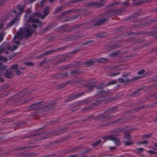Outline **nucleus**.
I'll list each match as a JSON object with an SVG mask.
<instances>
[{
    "mask_svg": "<svg viewBox=\"0 0 157 157\" xmlns=\"http://www.w3.org/2000/svg\"><path fill=\"white\" fill-rule=\"evenodd\" d=\"M104 140H110L113 141L116 144H119L120 141L114 135L108 136L102 138Z\"/></svg>",
    "mask_w": 157,
    "mask_h": 157,
    "instance_id": "4",
    "label": "nucleus"
},
{
    "mask_svg": "<svg viewBox=\"0 0 157 157\" xmlns=\"http://www.w3.org/2000/svg\"><path fill=\"white\" fill-rule=\"evenodd\" d=\"M117 81L116 80H113L109 82L108 84L106 85V86H109L110 85H113L116 84L117 83Z\"/></svg>",
    "mask_w": 157,
    "mask_h": 157,
    "instance_id": "27",
    "label": "nucleus"
},
{
    "mask_svg": "<svg viewBox=\"0 0 157 157\" xmlns=\"http://www.w3.org/2000/svg\"><path fill=\"white\" fill-rule=\"evenodd\" d=\"M85 94L84 92H78L75 94L71 95L68 97V101H71L78 98Z\"/></svg>",
    "mask_w": 157,
    "mask_h": 157,
    "instance_id": "9",
    "label": "nucleus"
},
{
    "mask_svg": "<svg viewBox=\"0 0 157 157\" xmlns=\"http://www.w3.org/2000/svg\"><path fill=\"white\" fill-rule=\"evenodd\" d=\"M114 15V12L113 10H109L103 14V17H110L113 16Z\"/></svg>",
    "mask_w": 157,
    "mask_h": 157,
    "instance_id": "12",
    "label": "nucleus"
},
{
    "mask_svg": "<svg viewBox=\"0 0 157 157\" xmlns=\"http://www.w3.org/2000/svg\"><path fill=\"white\" fill-rule=\"evenodd\" d=\"M104 3L103 2H94L92 3L91 5H92V6H94L98 8L103 6L104 5Z\"/></svg>",
    "mask_w": 157,
    "mask_h": 157,
    "instance_id": "14",
    "label": "nucleus"
},
{
    "mask_svg": "<svg viewBox=\"0 0 157 157\" xmlns=\"http://www.w3.org/2000/svg\"><path fill=\"white\" fill-rule=\"evenodd\" d=\"M57 51V50H50L48 51H46V52H44L43 54H42V56H45L46 55H49L51 54H52V53L53 52H55Z\"/></svg>",
    "mask_w": 157,
    "mask_h": 157,
    "instance_id": "18",
    "label": "nucleus"
},
{
    "mask_svg": "<svg viewBox=\"0 0 157 157\" xmlns=\"http://www.w3.org/2000/svg\"><path fill=\"white\" fill-rule=\"evenodd\" d=\"M120 74V72L113 73L109 74V75L110 76H115L117 75Z\"/></svg>",
    "mask_w": 157,
    "mask_h": 157,
    "instance_id": "38",
    "label": "nucleus"
},
{
    "mask_svg": "<svg viewBox=\"0 0 157 157\" xmlns=\"http://www.w3.org/2000/svg\"><path fill=\"white\" fill-rule=\"evenodd\" d=\"M123 142L125 146H129L133 144V142L131 140L129 141L124 140L123 141Z\"/></svg>",
    "mask_w": 157,
    "mask_h": 157,
    "instance_id": "20",
    "label": "nucleus"
},
{
    "mask_svg": "<svg viewBox=\"0 0 157 157\" xmlns=\"http://www.w3.org/2000/svg\"><path fill=\"white\" fill-rule=\"evenodd\" d=\"M15 53H13L12 55H10L9 58V60H11L12 58H13L15 55H16Z\"/></svg>",
    "mask_w": 157,
    "mask_h": 157,
    "instance_id": "45",
    "label": "nucleus"
},
{
    "mask_svg": "<svg viewBox=\"0 0 157 157\" xmlns=\"http://www.w3.org/2000/svg\"><path fill=\"white\" fill-rule=\"evenodd\" d=\"M7 68V66L6 65H4L0 66V71H3Z\"/></svg>",
    "mask_w": 157,
    "mask_h": 157,
    "instance_id": "37",
    "label": "nucleus"
},
{
    "mask_svg": "<svg viewBox=\"0 0 157 157\" xmlns=\"http://www.w3.org/2000/svg\"><path fill=\"white\" fill-rule=\"evenodd\" d=\"M49 7L48 6H46L43 10V13L44 14H43L44 16V18L49 14Z\"/></svg>",
    "mask_w": 157,
    "mask_h": 157,
    "instance_id": "19",
    "label": "nucleus"
},
{
    "mask_svg": "<svg viewBox=\"0 0 157 157\" xmlns=\"http://www.w3.org/2000/svg\"><path fill=\"white\" fill-rule=\"evenodd\" d=\"M33 30L31 29V25L29 24H26L25 27L19 29V31L13 37V40L17 39L21 40L23 37L27 38L29 37L33 33Z\"/></svg>",
    "mask_w": 157,
    "mask_h": 157,
    "instance_id": "1",
    "label": "nucleus"
},
{
    "mask_svg": "<svg viewBox=\"0 0 157 157\" xmlns=\"http://www.w3.org/2000/svg\"><path fill=\"white\" fill-rule=\"evenodd\" d=\"M33 136H37L39 137L38 139L40 140H42L47 138H49V136H48V134L43 132L37 133L32 135Z\"/></svg>",
    "mask_w": 157,
    "mask_h": 157,
    "instance_id": "7",
    "label": "nucleus"
},
{
    "mask_svg": "<svg viewBox=\"0 0 157 157\" xmlns=\"http://www.w3.org/2000/svg\"><path fill=\"white\" fill-rule=\"evenodd\" d=\"M101 142V140H99L98 141L95 142L94 143H93L92 144V145L93 147H96Z\"/></svg>",
    "mask_w": 157,
    "mask_h": 157,
    "instance_id": "31",
    "label": "nucleus"
},
{
    "mask_svg": "<svg viewBox=\"0 0 157 157\" xmlns=\"http://www.w3.org/2000/svg\"><path fill=\"white\" fill-rule=\"evenodd\" d=\"M5 80L2 78L0 77V82H4Z\"/></svg>",
    "mask_w": 157,
    "mask_h": 157,
    "instance_id": "64",
    "label": "nucleus"
},
{
    "mask_svg": "<svg viewBox=\"0 0 157 157\" xmlns=\"http://www.w3.org/2000/svg\"><path fill=\"white\" fill-rule=\"evenodd\" d=\"M118 81L120 83H123L124 82L125 80L124 79L122 78H119Z\"/></svg>",
    "mask_w": 157,
    "mask_h": 157,
    "instance_id": "52",
    "label": "nucleus"
},
{
    "mask_svg": "<svg viewBox=\"0 0 157 157\" xmlns=\"http://www.w3.org/2000/svg\"><path fill=\"white\" fill-rule=\"evenodd\" d=\"M94 42V40H89L88 41H86V42H85V43L83 44L82 45L83 46V45H87L88 44H90L91 43Z\"/></svg>",
    "mask_w": 157,
    "mask_h": 157,
    "instance_id": "39",
    "label": "nucleus"
},
{
    "mask_svg": "<svg viewBox=\"0 0 157 157\" xmlns=\"http://www.w3.org/2000/svg\"><path fill=\"white\" fill-rule=\"evenodd\" d=\"M10 87V85L9 84H6L4 85L2 87L3 89L6 90L9 88Z\"/></svg>",
    "mask_w": 157,
    "mask_h": 157,
    "instance_id": "30",
    "label": "nucleus"
},
{
    "mask_svg": "<svg viewBox=\"0 0 157 157\" xmlns=\"http://www.w3.org/2000/svg\"><path fill=\"white\" fill-rule=\"evenodd\" d=\"M11 68L13 69L16 74L17 75H19L21 74V71L18 68V65L17 64H15L11 66Z\"/></svg>",
    "mask_w": 157,
    "mask_h": 157,
    "instance_id": "11",
    "label": "nucleus"
},
{
    "mask_svg": "<svg viewBox=\"0 0 157 157\" xmlns=\"http://www.w3.org/2000/svg\"><path fill=\"white\" fill-rule=\"evenodd\" d=\"M46 0H42L41 1L40 3L41 7H42L43 6L44 3L45 2Z\"/></svg>",
    "mask_w": 157,
    "mask_h": 157,
    "instance_id": "54",
    "label": "nucleus"
},
{
    "mask_svg": "<svg viewBox=\"0 0 157 157\" xmlns=\"http://www.w3.org/2000/svg\"><path fill=\"white\" fill-rule=\"evenodd\" d=\"M4 36V34L3 33H2L0 35V42L3 40Z\"/></svg>",
    "mask_w": 157,
    "mask_h": 157,
    "instance_id": "51",
    "label": "nucleus"
},
{
    "mask_svg": "<svg viewBox=\"0 0 157 157\" xmlns=\"http://www.w3.org/2000/svg\"><path fill=\"white\" fill-rule=\"evenodd\" d=\"M143 89L142 88H139L137 90H135L134 92L133 93V96L139 94V92L140 90H142Z\"/></svg>",
    "mask_w": 157,
    "mask_h": 157,
    "instance_id": "29",
    "label": "nucleus"
},
{
    "mask_svg": "<svg viewBox=\"0 0 157 157\" xmlns=\"http://www.w3.org/2000/svg\"><path fill=\"white\" fill-rule=\"evenodd\" d=\"M29 99H28V98H27L25 100H23L22 101V103L23 104H24L26 103V101H28V100H29Z\"/></svg>",
    "mask_w": 157,
    "mask_h": 157,
    "instance_id": "57",
    "label": "nucleus"
},
{
    "mask_svg": "<svg viewBox=\"0 0 157 157\" xmlns=\"http://www.w3.org/2000/svg\"><path fill=\"white\" fill-rule=\"evenodd\" d=\"M4 26L3 23L2 22L0 24V29H2Z\"/></svg>",
    "mask_w": 157,
    "mask_h": 157,
    "instance_id": "63",
    "label": "nucleus"
},
{
    "mask_svg": "<svg viewBox=\"0 0 157 157\" xmlns=\"http://www.w3.org/2000/svg\"><path fill=\"white\" fill-rule=\"evenodd\" d=\"M108 19L107 18H105L103 19L98 21L97 22L94 24V26H98L100 25L101 24L104 23L105 21H107Z\"/></svg>",
    "mask_w": 157,
    "mask_h": 157,
    "instance_id": "16",
    "label": "nucleus"
},
{
    "mask_svg": "<svg viewBox=\"0 0 157 157\" xmlns=\"http://www.w3.org/2000/svg\"><path fill=\"white\" fill-rule=\"evenodd\" d=\"M152 133L149 134L147 135H144L142 136V138L143 139H146V138L150 137Z\"/></svg>",
    "mask_w": 157,
    "mask_h": 157,
    "instance_id": "32",
    "label": "nucleus"
},
{
    "mask_svg": "<svg viewBox=\"0 0 157 157\" xmlns=\"http://www.w3.org/2000/svg\"><path fill=\"white\" fill-rule=\"evenodd\" d=\"M147 152L150 154H155L156 153V152L152 150L148 151Z\"/></svg>",
    "mask_w": 157,
    "mask_h": 157,
    "instance_id": "48",
    "label": "nucleus"
},
{
    "mask_svg": "<svg viewBox=\"0 0 157 157\" xmlns=\"http://www.w3.org/2000/svg\"><path fill=\"white\" fill-rule=\"evenodd\" d=\"M157 21V19L151 20H150L149 21V24H151V23H152V22H155V21Z\"/></svg>",
    "mask_w": 157,
    "mask_h": 157,
    "instance_id": "58",
    "label": "nucleus"
},
{
    "mask_svg": "<svg viewBox=\"0 0 157 157\" xmlns=\"http://www.w3.org/2000/svg\"><path fill=\"white\" fill-rule=\"evenodd\" d=\"M70 67V65H65L64 66V68L65 69H67L69 68Z\"/></svg>",
    "mask_w": 157,
    "mask_h": 157,
    "instance_id": "61",
    "label": "nucleus"
},
{
    "mask_svg": "<svg viewBox=\"0 0 157 157\" xmlns=\"http://www.w3.org/2000/svg\"><path fill=\"white\" fill-rule=\"evenodd\" d=\"M13 12L14 13H16L17 14V16L18 17L19 15H17V14H19V12L18 11V13L17 12V11L15 10H13Z\"/></svg>",
    "mask_w": 157,
    "mask_h": 157,
    "instance_id": "62",
    "label": "nucleus"
},
{
    "mask_svg": "<svg viewBox=\"0 0 157 157\" xmlns=\"http://www.w3.org/2000/svg\"><path fill=\"white\" fill-rule=\"evenodd\" d=\"M24 64L28 66H33L34 65V64L33 62H26L24 63Z\"/></svg>",
    "mask_w": 157,
    "mask_h": 157,
    "instance_id": "33",
    "label": "nucleus"
},
{
    "mask_svg": "<svg viewBox=\"0 0 157 157\" xmlns=\"http://www.w3.org/2000/svg\"><path fill=\"white\" fill-rule=\"evenodd\" d=\"M94 63V62L93 60H90L86 61L85 62V64L86 65H92Z\"/></svg>",
    "mask_w": 157,
    "mask_h": 157,
    "instance_id": "28",
    "label": "nucleus"
},
{
    "mask_svg": "<svg viewBox=\"0 0 157 157\" xmlns=\"http://www.w3.org/2000/svg\"><path fill=\"white\" fill-rule=\"evenodd\" d=\"M7 60V58L3 57L2 56H0V61H3L4 63H6V61Z\"/></svg>",
    "mask_w": 157,
    "mask_h": 157,
    "instance_id": "34",
    "label": "nucleus"
},
{
    "mask_svg": "<svg viewBox=\"0 0 157 157\" xmlns=\"http://www.w3.org/2000/svg\"><path fill=\"white\" fill-rule=\"evenodd\" d=\"M43 107V106L40 103H38L29 106L28 107V109L29 110H39L42 108Z\"/></svg>",
    "mask_w": 157,
    "mask_h": 157,
    "instance_id": "6",
    "label": "nucleus"
},
{
    "mask_svg": "<svg viewBox=\"0 0 157 157\" xmlns=\"http://www.w3.org/2000/svg\"><path fill=\"white\" fill-rule=\"evenodd\" d=\"M109 60V59L105 58H100L96 60L98 63H104Z\"/></svg>",
    "mask_w": 157,
    "mask_h": 157,
    "instance_id": "17",
    "label": "nucleus"
},
{
    "mask_svg": "<svg viewBox=\"0 0 157 157\" xmlns=\"http://www.w3.org/2000/svg\"><path fill=\"white\" fill-rule=\"evenodd\" d=\"M119 53V52H118L117 51H116L113 53H111L110 54V55L112 57H114L117 55Z\"/></svg>",
    "mask_w": 157,
    "mask_h": 157,
    "instance_id": "41",
    "label": "nucleus"
},
{
    "mask_svg": "<svg viewBox=\"0 0 157 157\" xmlns=\"http://www.w3.org/2000/svg\"><path fill=\"white\" fill-rule=\"evenodd\" d=\"M145 70L144 69H142L139 71L137 72V74L139 75H141L143 74Z\"/></svg>",
    "mask_w": 157,
    "mask_h": 157,
    "instance_id": "42",
    "label": "nucleus"
},
{
    "mask_svg": "<svg viewBox=\"0 0 157 157\" xmlns=\"http://www.w3.org/2000/svg\"><path fill=\"white\" fill-rule=\"evenodd\" d=\"M96 83L95 82L90 81L88 82L86 86H85V87L86 88L88 89L90 91L93 89Z\"/></svg>",
    "mask_w": 157,
    "mask_h": 157,
    "instance_id": "10",
    "label": "nucleus"
},
{
    "mask_svg": "<svg viewBox=\"0 0 157 157\" xmlns=\"http://www.w3.org/2000/svg\"><path fill=\"white\" fill-rule=\"evenodd\" d=\"M147 141L145 140V141H142L141 143H138V144H147Z\"/></svg>",
    "mask_w": 157,
    "mask_h": 157,
    "instance_id": "59",
    "label": "nucleus"
},
{
    "mask_svg": "<svg viewBox=\"0 0 157 157\" xmlns=\"http://www.w3.org/2000/svg\"><path fill=\"white\" fill-rule=\"evenodd\" d=\"M4 76L8 78H11L14 76L12 68H8L4 74Z\"/></svg>",
    "mask_w": 157,
    "mask_h": 157,
    "instance_id": "8",
    "label": "nucleus"
},
{
    "mask_svg": "<svg viewBox=\"0 0 157 157\" xmlns=\"http://www.w3.org/2000/svg\"><path fill=\"white\" fill-rule=\"evenodd\" d=\"M35 16L40 17L43 19L44 18V16L43 14L39 13H36L33 14L30 16L29 18L26 21L27 23H38L39 22V21L37 19L35 18Z\"/></svg>",
    "mask_w": 157,
    "mask_h": 157,
    "instance_id": "3",
    "label": "nucleus"
},
{
    "mask_svg": "<svg viewBox=\"0 0 157 157\" xmlns=\"http://www.w3.org/2000/svg\"><path fill=\"white\" fill-rule=\"evenodd\" d=\"M55 156V154H50L48 155L45 156L43 157H54Z\"/></svg>",
    "mask_w": 157,
    "mask_h": 157,
    "instance_id": "55",
    "label": "nucleus"
},
{
    "mask_svg": "<svg viewBox=\"0 0 157 157\" xmlns=\"http://www.w3.org/2000/svg\"><path fill=\"white\" fill-rule=\"evenodd\" d=\"M78 73V71L77 70L71 71L70 72L71 75L73 76H75V75L77 74Z\"/></svg>",
    "mask_w": 157,
    "mask_h": 157,
    "instance_id": "36",
    "label": "nucleus"
},
{
    "mask_svg": "<svg viewBox=\"0 0 157 157\" xmlns=\"http://www.w3.org/2000/svg\"><path fill=\"white\" fill-rule=\"evenodd\" d=\"M19 19L17 18H15L12 21L8 23L7 25V28H9L13 25L14 24L19 21Z\"/></svg>",
    "mask_w": 157,
    "mask_h": 157,
    "instance_id": "15",
    "label": "nucleus"
},
{
    "mask_svg": "<svg viewBox=\"0 0 157 157\" xmlns=\"http://www.w3.org/2000/svg\"><path fill=\"white\" fill-rule=\"evenodd\" d=\"M82 147V145H80L78 146L75 147L73 148L74 150H78L80 149V148Z\"/></svg>",
    "mask_w": 157,
    "mask_h": 157,
    "instance_id": "46",
    "label": "nucleus"
},
{
    "mask_svg": "<svg viewBox=\"0 0 157 157\" xmlns=\"http://www.w3.org/2000/svg\"><path fill=\"white\" fill-rule=\"evenodd\" d=\"M36 155V154L34 153H29L27 154V156H32Z\"/></svg>",
    "mask_w": 157,
    "mask_h": 157,
    "instance_id": "43",
    "label": "nucleus"
},
{
    "mask_svg": "<svg viewBox=\"0 0 157 157\" xmlns=\"http://www.w3.org/2000/svg\"><path fill=\"white\" fill-rule=\"evenodd\" d=\"M115 132H122L124 134V137L127 139H131V136L129 133L127 131L125 130L123 128H117L114 129Z\"/></svg>",
    "mask_w": 157,
    "mask_h": 157,
    "instance_id": "5",
    "label": "nucleus"
},
{
    "mask_svg": "<svg viewBox=\"0 0 157 157\" xmlns=\"http://www.w3.org/2000/svg\"><path fill=\"white\" fill-rule=\"evenodd\" d=\"M52 27L51 25H49L44 28L43 30V32L44 33L48 30L49 29L52 28Z\"/></svg>",
    "mask_w": 157,
    "mask_h": 157,
    "instance_id": "35",
    "label": "nucleus"
},
{
    "mask_svg": "<svg viewBox=\"0 0 157 157\" xmlns=\"http://www.w3.org/2000/svg\"><path fill=\"white\" fill-rule=\"evenodd\" d=\"M117 98V97L115 96L113 97L107 99H104L101 100H99V101H101L102 103H108L110 101H111L113 100H114Z\"/></svg>",
    "mask_w": 157,
    "mask_h": 157,
    "instance_id": "13",
    "label": "nucleus"
},
{
    "mask_svg": "<svg viewBox=\"0 0 157 157\" xmlns=\"http://www.w3.org/2000/svg\"><path fill=\"white\" fill-rule=\"evenodd\" d=\"M113 10L114 15H118L122 11V10L121 9H115Z\"/></svg>",
    "mask_w": 157,
    "mask_h": 157,
    "instance_id": "23",
    "label": "nucleus"
},
{
    "mask_svg": "<svg viewBox=\"0 0 157 157\" xmlns=\"http://www.w3.org/2000/svg\"><path fill=\"white\" fill-rule=\"evenodd\" d=\"M54 105L55 103H51L49 104L48 105H47L46 106L50 110H52L54 108Z\"/></svg>",
    "mask_w": 157,
    "mask_h": 157,
    "instance_id": "22",
    "label": "nucleus"
},
{
    "mask_svg": "<svg viewBox=\"0 0 157 157\" xmlns=\"http://www.w3.org/2000/svg\"><path fill=\"white\" fill-rule=\"evenodd\" d=\"M30 148V147H21L20 148V149L21 150H23V149H26L25 151H28V149H29Z\"/></svg>",
    "mask_w": 157,
    "mask_h": 157,
    "instance_id": "44",
    "label": "nucleus"
},
{
    "mask_svg": "<svg viewBox=\"0 0 157 157\" xmlns=\"http://www.w3.org/2000/svg\"><path fill=\"white\" fill-rule=\"evenodd\" d=\"M106 86V85H105V84H101L99 86H97L96 88L97 89L100 90Z\"/></svg>",
    "mask_w": 157,
    "mask_h": 157,
    "instance_id": "26",
    "label": "nucleus"
},
{
    "mask_svg": "<svg viewBox=\"0 0 157 157\" xmlns=\"http://www.w3.org/2000/svg\"><path fill=\"white\" fill-rule=\"evenodd\" d=\"M16 39H15L14 40H13V43L16 44H19L20 43V42L19 41L20 40H16Z\"/></svg>",
    "mask_w": 157,
    "mask_h": 157,
    "instance_id": "50",
    "label": "nucleus"
},
{
    "mask_svg": "<svg viewBox=\"0 0 157 157\" xmlns=\"http://www.w3.org/2000/svg\"><path fill=\"white\" fill-rule=\"evenodd\" d=\"M100 96H102L103 98H106L107 97V93L105 92L101 91L100 93Z\"/></svg>",
    "mask_w": 157,
    "mask_h": 157,
    "instance_id": "25",
    "label": "nucleus"
},
{
    "mask_svg": "<svg viewBox=\"0 0 157 157\" xmlns=\"http://www.w3.org/2000/svg\"><path fill=\"white\" fill-rule=\"evenodd\" d=\"M91 149H88L85 150H84L81 153V154H83L84 153H87L90 151Z\"/></svg>",
    "mask_w": 157,
    "mask_h": 157,
    "instance_id": "47",
    "label": "nucleus"
},
{
    "mask_svg": "<svg viewBox=\"0 0 157 157\" xmlns=\"http://www.w3.org/2000/svg\"><path fill=\"white\" fill-rule=\"evenodd\" d=\"M17 8L19 12L17 15H20L23 12V8L21 6L18 5L17 6Z\"/></svg>",
    "mask_w": 157,
    "mask_h": 157,
    "instance_id": "21",
    "label": "nucleus"
},
{
    "mask_svg": "<svg viewBox=\"0 0 157 157\" xmlns=\"http://www.w3.org/2000/svg\"><path fill=\"white\" fill-rule=\"evenodd\" d=\"M62 7H59L58 9L56 10L55 11L53 12L54 14H55L57 13H59L60 12V10L61 9Z\"/></svg>",
    "mask_w": 157,
    "mask_h": 157,
    "instance_id": "40",
    "label": "nucleus"
},
{
    "mask_svg": "<svg viewBox=\"0 0 157 157\" xmlns=\"http://www.w3.org/2000/svg\"><path fill=\"white\" fill-rule=\"evenodd\" d=\"M107 35L105 33H99L96 36L98 38L104 37H105Z\"/></svg>",
    "mask_w": 157,
    "mask_h": 157,
    "instance_id": "24",
    "label": "nucleus"
},
{
    "mask_svg": "<svg viewBox=\"0 0 157 157\" xmlns=\"http://www.w3.org/2000/svg\"><path fill=\"white\" fill-rule=\"evenodd\" d=\"M7 48L8 50L11 51V52L13 51V48L11 46H8L7 47Z\"/></svg>",
    "mask_w": 157,
    "mask_h": 157,
    "instance_id": "56",
    "label": "nucleus"
},
{
    "mask_svg": "<svg viewBox=\"0 0 157 157\" xmlns=\"http://www.w3.org/2000/svg\"><path fill=\"white\" fill-rule=\"evenodd\" d=\"M117 107H115L109 109L107 111H106L103 114H101L96 118V120H98L100 119L103 118L104 120L107 121L112 117L110 115L111 113H113L117 110Z\"/></svg>",
    "mask_w": 157,
    "mask_h": 157,
    "instance_id": "2",
    "label": "nucleus"
},
{
    "mask_svg": "<svg viewBox=\"0 0 157 157\" xmlns=\"http://www.w3.org/2000/svg\"><path fill=\"white\" fill-rule=\"evenodd\" d=\"M18 48V46H17V45H13V51L14 50H16V49L17 48Z\"/></svg>",
    "mask_w": 157,
    "mask_h": 157,
    "instance_id": "60",
    "label": "nucleus"
},
{
    "mask_svg": "<svg viewBox=\"0 0 157 157\" xmlns=\"http://www.w3.org/2000/svg\"><path fill=\"white\" fill-rule=\"evenodd\" d=\"M136 149L139 152H142L144 151V149L142 148H137Z\"/></svg>",
    "mask_w": 157,
    "mask_h": 157,
    "instance_id": "49",
    "label": "nucleus"
},
{
    "mask_svg": "<svg viewBox=\"0 0 157 157\" xmlns=\"http://www.w3.org/2000/svg\"><path fill=\"white\" fill-rule=\"evenodd\" d=\"M90 102L89 100H85L84 101H83L82 103L83 104H87L89 103Z\"/></svg>",
    "mask_w": 157,
    "mask_h": 157,
    "instance_id": "53",
    "label": "nucleus"
}]
</instances>
